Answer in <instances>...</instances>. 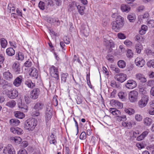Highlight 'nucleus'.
<instances>
[{
  "mask_svg": "<svg viewBox=\"0 0 154 154\" xmlns=\"http://www.w3.org/2000/svg\"><path fill=\"white\" fill-rule=\"evenodd\" d=\"M124 22L123 17L120 15L118 16L116 21L112 22V29L116 32H119L124 26Z\"/></svg>",
  "mask_w": 154,
  "mask_h": 154,
  "instance_id": "obj_1",
  "label": "nucleus"
},
{
  "mask_svg": "<svg viewBox=\"0 0 154 154\" xmlns=\"http://www.w3.org/2000/svg\"><path fill=\"white\" fill-rule=\"evenodd\" d=\"M37 120L34 119H28L24 123V128L29 131H32L37 125Z\"/></svg>",
  "mask_w": 154,
  "mask_h": 154,
  "instance_id": "obj_2",
  "label": "nucleus"
},
{
  "mask_svg": "<svg viewBox=\"0 0 154 154\" xmlns=\"http://www.w3.org/2000/svg\"><path fill=\"white\" fill-rule=\"evenodd\" d=\"M3 152L5 154L7 153L8 154H15V151L13 147L10 144L4 147L3 150Z\"/></svg>",
  "mask_w": 154,
  "mask_h": 154,
  "instance_id": "obj_3",
  "label": "nucleus"
},
{
  "mask_svg": "<svg viewBox=\"0 0 154 154\" xmlns=\"http://www.w3.org/2000/svg\"><path fill=\"white\" fill-rule=\"evenodd\" d=\"M138 97V93L135 90L131 91L129 94V99L131 102L136 101Z\"/></svg>",
  "mask_w": 154,
  "mask_h": 154,
  "instance_id": "obj_4",
  "label": "nucleus"
},
{
  "mask_svg": "<svg viewBox=\"0 0 154 154\" xmlns=\"http://www.w3.org/2000/svg\"><path fill=\"white\" fill-rule=\"evenodd\" d=\"M53 109L51 106H47L45 112V121L47 122L50 120L52 116Z\"/></svg>",
  "mask_w": 154,
  "mask_h": 154,
  "instance_id": "obj_5",
  "label": "nucleus"
},
{
  "mask_svg": "<svg viewBox=\"0 0 154 154\" xmlns=\"http://www.w3.org/2000/svg\"><path fill=\"white\" fill-rule=\"evenodd\" d=\"M148 100V96L146 95H144L138 102L139 106L141 108L145 107L147 105Z\"/></svg>",
  "mask_w": 154,
  "mask_h": 154,
  "instance_id": "obj_6",
  "label": "nucleus"
},
{
  "mask_svg": "<svg viewBox=\"0 0 154 154\" xmlns=\"http://www.w3.org/2000/svg\"><path fill=\"white\" fill-rule=\"evenodd\" d=\"M104 44L107 49H108L109 52H111L112 50V48L115 47V44L112 40L104 41Z\"/></svg>",
  "mask_w": 154,
  "mask_h": 154,
  "instance_id": "obj_7",
  "label": "nucleus"
},
{
  "mask_svg": "<svg viewBox=\"0 0 154 154\" xmlns=\"http://www.w3.org/2000/svg\"><path fill=\"white\" fill-rule=\"evenodd\" d=\"M115 79L117 81L122 83L126 80L127 75L124 73H119L115 75Z\"/></svg>",
  "mask_w": 154,
  "mask_h": 154,
  "instance_id": "obj_8",
  "label": "nucleus"
},
{
  "mask_svg": "<svg viewBox=\"0 0 154 154\" xmlns=\"http://www.w3.org/2000/svg\"><path fill=\"white\" fill-rule=\"evenodd\" d=\"M123 126L128 129H130L133 126L136 125V122L134 120L127 121L126 122H123L122 123Z\"/></svg>",
  "mask_w": 154,
  "mask_h": 154,
  "instance_id": "obj_9",
  "label": "nucleus"
},
{
  "mask_svg": "<svg viewBox=\"0 0 154 154\" xmlns=\"http://www.w3.org/2000/svg\"><path fill=\"white\" fill-rule=\"evenodd\" d=\"M7 95L9 98L13 99L16 98L18 95V92L16 89H13L11 91H8Z\"/></svg>",
  "mask_w": 154,
  "mask_h": 154,
  "instance_id": "obj_10",
  "label": "nucleus"
},
{
  "mask_svg": "<svg viewBox=\"0 0 154 154\" xmlns=\"http://www.w3.org/2000/svg\"><path fill=\"white\" fill-rule=\"evenodd\" d=\"M125 86L128 89H132L136 87L137 83L133 80H129L126 83Z\"/></svg>",
  "mask_w": 154,
  "mask_h": 154,
  "instance_id": "obj_11",
  "label": "nucleus"
},
{
  "mask_svg": "<svg viewBox=\"0 0 154 154\" xmlns=\"http://www.w3.org/2000/svg\"><path fill=\"white\" fill-rule=\"evenodd\" d=\"M39 94V90L38 88H34L30 92V97L33 99L37 98Z\"/></svg>",
  "mask_w": 154,
  "mask_h": 154,
  "instance_id": "obj_12",
  "label": "nucleus"
},
{
  "mask_svg": "<svg viewBox=\"0 0 154 154\" xmlns=\"http://www.w3.org/2000/svg\"><path fill=\"white\" fill-rule=\"evenodd\" d=\"M23 79V77L22 75H20L17 77L13 82V84L16 87L20 86L21 84Z\"/></svg>",
  "mask_w": 154,
  "mask_h": 154,
  "instance_id": "obj_13",
  "label": "nucleus"
},
{
  "mask_svg": "<svg viewBox=\"0 0 154 154\" xmlns=\"http://www.w3.org/2000/svg\"><path fill=\"white\" fill-rule=\"evenodd\" d=\"M50 72L51 76L56 78H58V69L57 68L52 66L50 68Z\"/></svg>",
  "mask_w": 154,
  "mask_h": 154,
  "instance_id": "obj_14",
  "label": "nucleus"
},
{
  "mask_svg": "<svg viewBox=\"0 0 154 154\" xmlns=\"http://www.w3.org/2000/svg\"><path fill=\"white\" fill-rule=\"evenodd\" d=\"M110 103L113 106L118 109H121L123 107V104L117 100L113 99L111 100Z\"/></svg>",
  "mask_w": 154,
  "mask_h": 154,
  "instance_id": "obj_15",
  "label": "nucleus"
},
{
  "mask_svg": "<svg viewBox=\"0 0 154 154\" xmlns=\"http://www.w3.org/2000/svg\"><path fill=\"white\" fill-rule=\"evenodd\" d=\"M3 75L5 79L8 81L11 80L13 78V75L8 70L4 72Z\"/></svg>",
  "mask_w": 154,
  "mask_h": 154,
  "instance_id": "obj_16",
  "label": "nucleus"
},
{
  "mask_svg": "<svg viewBox=\"0 0 154 154\" xmlns=\"http://www.w3.org/2000/svg\"><path fill=\"white\" fill-rule=\"evenodd\" d=\"M135 62L136 65L140 67H143L145 64V61L141 57L137 58Z\"/></svg>",
  "mask_w": 154,
  "mask_h": 154,
  "instance_id": "obj_17",
  "label": "nucleus"
},
{
  "mask_svg": "<svg viewBox=\"0 0 154 154\" xmlns=\"http://www.w3.org/2000/svg\"><path fill=\"white\" fill-rule=\"evenodd\" d=\"M13 69L14 71L16 74L20 73V67L18 63H14L13 65Z\"/></svg>",
  "mask_w": 154,
  "mask_h": 154,
  "instance_id": "obj_18",
  "label": "nucleus"
},
{
  "mask_svg": "<svg viewBox=\"0 0 154 154\" xmlns=\"http://www.w3.org/2000/svg\"><path fill=\"white\" fill-rule=\"evenodd\" d=\"M81 34L85 37H87L89 34V30L87 27H82L80 30Z\"/></svg>",
  "mask_w": 154,
  "mask_h": 154,
  "instance_id": "obj_19",
  "label": "nucleus"
},
{
  "mask_svg": "<svg viewBox=\"0 0 154 154\" xmlns=\"http://www.w3.org/2000/svg\"><path fill=\"white\" fill-rule=\"evenodd\" d=\"M121 9L122 12L127 13L130 11L131 7L128 5L123 4L121 5Z\"/></svg>",
  "mask_w": 154,
  "mask_h": 154,
  "instance_id": "obj_20",
  "label": "nucleus"
},
{
  "mask_svg": "<svg viewBox=\"0 0 154 154\" xmlns=\"http://www.w3.org/2000/svg\"><path fill=\"white\" fill-rule=\"evenodd\" d=\"M24 84L28 88H32L35 86V83L32 82L30 79L26 80Z\"/></svg>",
  "mask_w": 154,
  "mask_h": 154,
  "instance_id": "obj_21",
  "label": "nucleus"
},
{
  "mask_svg": "<svg viewBox=\"0 0 154 154\" xmlns=\"http://www.w3.org/2000/svg\"><path fill=\"white\" fill-rule=\"evenodd\" d=\"M44 106V104L42 103L38 102L35 104L34 108L36 111H39L42 110Z\"/></svg>",
  "mask_w": 154,
  "mask_h": 154,
  "instance_id": "obj_22",
  "label": "nucleus"
},
{
  "mask_svg": "<svg viewBox=\"0 0 154 154\" xmlns=\"http://www.w3.org/2000/svg\"><path fill=\"white\" fill-rule=\"evenodd\" d=\"M136 78L138 80L142 82H145L146 81V79L144 76L140 73L137 74L136 75Z\"/></svg>",
  "mask_w": 154,
  "mask_h": 154,
  "instance_id": "obj_23",
  "label": "nucleus"
},
{
  "mask_svg": "<svg viewBox=\"0 0 154 154\" xmlns=\"http://www.w3.org/2000/svg\"><path fill=\"white\" fill-rule=\"evenodd\" d=\"M6 53L8 56H11L14 55L15 54V51L13 48H8L6 49Z\"/></svg>",
  "mask_w": 154,
  "mask_h": 154,
  "instance_id": "obj_24",
  "label": "nucleus"
},
{
  "mask_svg": "<svg viewBox=\"0 0 154 154\" xmlns=\"http://www.w3.org/2000/svg\"><path fill=\"white\" fill-rule=\"evenodd\" d=\"M148 133L149 132L147 131H145L143 132L141 134L137 137V140L139 141L143 140L147 135Z\"/></svg>",
  "mask_w": 154,
  "mask_h": 154,
  "instance_id": "obj_25",
  "label": "nucleus"
},
{
  "mask_svg": "<svg viewBox=\"0 0 154 154\" xmlns=\"http://www.w3.org/2000/svg\"><path fill=\"white\" fill-rule=\"evenodd\" d=\"M30 75L35 78H37L38 76L37 70L35 68L32 67L31 68V71L30 73Z\"/></svg>",
  "mask_w": 154,
  "mask_h": 154,
  "instance_id": "obj_26",
  "label": "nucleus"
},
{
  "mask_svg": "<svg viewBox=\"0 0 154 154\" xmlns=\"http://www.w3.org/2000/svg\"><path fill=\"white\" fill-rule=\"evenodd\" d=\"M16 104V102L15 100H11L7 102L5 105L10 108H13L15 106Z\"/></svg>",
  "mask_w": 154,
  "mask_h": 154,
  "instance_id": "obj_27",
  "label": "nucleus"
},
{
  "mask_svg": "<svg viewBox=\"0 0 154 154\" xmlns=\"http://www.w3.org/2000/svg\"><path fill=\"white\" fill-rule=\"evenodd\" d=\"M48 141L51 144H53L55 145L57 142L55 139L54 136L52 134L48 137Z\"/></svg>",
  "mask_w": 154,
  "mask_h": 154,
  "instance_id": "obj_28",
  "label": "nucleus"
},
{
  "mask_svg": "<svg viewBox=\"0 0 154 154\" xmlns=\"http://www.w3.org/2000/svg\"><path fill=\"white\" fill-rule=\"evenodd\" d=\"M135 48L136 52L140 54L143 49V46L140 43H138L135 45Z\"/></svg>",
  "mask_w": 154,
  "mask_h": 154,
  "instance_id": "obj_29",
  "label": "nucleus"
},
{
  "mask_svg": "<svg viewBox=\"0 0 154 154\" xmlns=\"http://www.w3.org/2000/svg\"><path fill=\"white\" fill-rule=\"evenodd\" d=\"M143 122L146 126H150L152 123V120L149 117H146L143 119Z\"/></svg>",
  "mask_w": 154,
  "mask_h": 154,
  "instance_id": "obj_30",
  "label": "nucleus"
},
{
  "mask_svg": "<svg viewBox=\"0 0 154 154\" xmlns=\"http://www.w3.org/2000/svg\"><path fill=\"white\" fill-rule=\"evenodd\" d=\"M110 112L114 115H119L121 114L120 112L118 110L113 108H110L109 109Z\"/></svg>",
  "mask_w": 154,
  "mask_h": 154,
  "instance_id": "obj_31",
  "label": "nucleus"
},
{
  "mask_svg": "<svg viewBox=\"0 0 154 154\" xmlns=\"http://www.w3.org/2000/svg\"><path fill=\"white\" fill-rule=\"evenodd\" d=\"M15 116L18 118L22 119L24 117L25 115L22 112L16 111L14 112Z\"/></svg>",
  "mask_w": 154,
  "mask_h": 154,
  "instance_id": "obj_32",
  "label": "nucleus"
},
{
  "mask_svg": "<svg viewBox=\"0 0 154 154\" xmlns=\"http://www.w3.org/2000/svg\"><path fill=\"white\" fill-rule=\"evenodd\" d=\"M10 123L12 125L17 126L19 124L20 122L17 119H12L10 120Z\"/></svg>",
  "mask_w": 154,
  "mask_h": 154,
  "instance_id": "obj_33",
  "label": "nucleus"
},
{
  "mask_svg": "<svg viewBox=\"0 0 154 154\" xmlns=\"http://www.w3.org/2000/svg\"><path fill=\"white\" fill-rule=\"evenodd\" d=\"M77 9L79 13L81 15H83L84 14V11L85 7L83 6H81L80 5L76 6Z\"/></svg>",
  "mask_w": 154,
  "mask_h": 154,
  "instance_id": "obj_34",
  "label": "nucleus"
},
{
  "mask_svg": "<svg viewBox=\"0 0 154 154\" xmlns=\"http://www.w3.org/2000/svg\"><path fill=\"white\" fill-rule=\"evenodd\" d=\"M147 26H146L144 25H142L141 27V29L139 31L140 34L141 35L144 34L147 30Z\"/></svg>",
  "mask_w": 154,
  "mask_h": 154,
  "instance_id": "obj_35",
  "label": "nucleus"
},
{
  "mask_svg": "<svg viewBox=\"0 0 154 154\" xmlns=\"http://www.w3.org/2000/svg\"><path fill=\"white\" fill-rule=\"evenodd\" d=\"M127 18L130 22H133L136 18V16L134 14H131L128 15Z\"/></svg>",
  "mask_w": 154,
  "mask_h": 154,
  "instance_id": "obj_36",
  "label": "nucleus"
},
{
  "mask_svg": "<svg viewBox=\"0 0 154 154\" xmlns=\"http://www.w3.org/2000/svg\"><path fill=\"white\" fill-rule=\"evenodd\" d=\"M124 111L125 113L130 115H133L135 113V110L131 108L128 109L125 108Z\"/></svg>",
  "mask_w": 154,
  "mask_h": 154,
  "instance_id": "obj_37",
  "label": "nucleus"
},
{
  "mask_svg": "<svg viewBox=\"0 0 154 154\" xmlns=\"http://www.w3.org/2000/svg\"><path fill=\"white\" fill-rule=\"evenodd\" d=\"M1 45L3 48H5L7 45V42L4 38H1L0 39Z\"/></svg>",
  "mask_w": 154,
  "mask_h": 154,
  "instance_id": "obj_38",
  "label": "nucleus"
},
{
  "mask_svg": "<svg viewBox=\"0 0 154 154\" xmlns=\"http://www.w3.org/2000/svg\"><path fill=\"white\" fill-rule=\"evenodd\" d=\"M118 65L120 68H123L125 67L126 63L124 61L120 60L118 62Z\"/></svg>",
  "mask_w": 154,
  "mask_h": 154,
  "instance_id": "obj_39",
  "label": "nucleus"
},
{
  "mask_svg": "<svg viewBox=\"0 0 154 154\" xmlns=\"http://www.w3.org/2000/svg\"><path fill=\"white\" fill-rule=\"evenodd\" d=\"M116 119L117 121L120 122L122 121H126L127 118L125 115H124L122 116L118 115L116 117Z\"/></svg>",
  "mask_w": 154,
  "mask_h": 154,
  "instance_id": "obj_40",
  "label": "nucleus"
},
{
  "mask_svg": "<svg viewBox=\"0 0 154 154\" xmlns=\"http://www.w3.org/2000/svg\"><path fill=\"white\" fill-rule=\"evenodd\" d=\"M15 7L11 4L8 5V9L10 11V13L15 12Z\"/></svg>",
  "mask_w": 154,
  "mask_h": 154,
  "instance_id": "obj_41",
  "label": "nucleus"
},
{
  "mask_svg": "<svg viewBox=\"0 0 154 154\" xmlns=\"http://www.w3.org/2000/svg\"><path fill=\"white\" fill-rule=\"evenodd\" d=\"M118 95L120 99H122L125 98L127 95V94L126 92L120 91Z\"/></svg>",
  "mask_w": 154,
  "mask_h": 154,
  "instance_id": "obj_42",
  "label": "nucleus"
},
{
  "mask_svg": "<svg viewBox=\"0 0 154 154\" xmlns=\"http://www.w3.org/2000/svg\"><path fill=\"white\" fill-rule=\"evenodd\" d=\"M76 102L77 104H80L82 102V97L80 94H78L77 96V97L75 98Z\"/></svg>",
  "mask_w": 154,
  "mask_h": 154,
  "instance_id": "obj_43",
  "label": "nucleus"
},
{
  "mask_svg": "<svg viewBox=\"0 0 154 154\" xmlns=\"http://www.w3.org/2000/svg\"><path fill=\"white\" fill-rule=\"evenodd\" d=\"M11 139L12 140H14L15 143L18 144L20 143L22 141L21 138L18 137H12Z\"/></svg>",
  "mask_w": 154,
  "mask_h": 154,
  "instance_id": "obj_44",
  "label": "nucleus"
},
{
  "mask_svg": "<svg viewBox=\"0 0 154 154\" xmlns=\"http://www.w3.org/2000/svg\"><path fill=\"white\" fill-rule=\"evenodd\" d=\"M17 59L20 60H23L24 59V56L23 53L21 52H19L18 54V56H16Z\"/></svg>",
  "mask_w": 154,
  "mask_h": 154,
  "instance_id": "obj_45",
  "label": "nucleus"
},
{
  "mask_svg": "<svg viewBox=\"0 0 154 154\" xmlns=\"http://www.w3.org/2000/svg\"><path fill=\"white\" fill-rule=\"evenodd\" d=\"M32 62L31 59H29L24 63V66L26 67H30L31 66Z\"/></svg>",
  "mask_w": 154,
  "mask_h": 154,
  "instance_id": "obj_46",
  "label": "nucleus"
},
{
  "mask_svg": "<svg viewBox=\"0 0 154 154\" xmlns=\"http://www.w3.org/2000/svg\"><path fill=\"white\" fill-rule=\"evenodd\" d=\"M111 70L115 71L116 73H118L120 72V69L117 67L115 66L114 65H112L111 67Z\"/></svg>",
  "mask_w": 154,
  "mask_h": 154,
  "instance_id": "obj_47",
  "label": "nucleus"
},
{
  "mask_svg": "<svg viewBox=\"0 0 154 154\" xmlns=\"http://www.w3.org/2000/svg\"><path fill=\"white\" fill-rule=\"evenodd\" d=\"M126 56L127 57L130 58H131L133 56V53L132 51L130 49H128L127 51Z\"/></svg>",
  "mask_w": 154,
  "mask_h": 154,
  "instance_id": "obj_48",
  "label": "nucleus"
},
{
  "mask_svg": "<svg viewBox=\"0 0 154 154\" xmlns=\"http://www.w3.org/2000/svg\"><path fill=\"white\" fill-rule=\"evenodd\" d=\"M117 36L118 38L121 39H125L126 38L125 35L121 32L118 33L117 34Z\"/></svg>",
  "mask_w": 154,
  "mask_h": 154,
  "instance_id": "obj_49",
  "label": "nucleus"
},
{
  "mask_svg": "<svg viewBox=\"0 0 154 154\" xmlns=\"http://www.w3.org/2000/svg\"><path fill=\"white\" fill-rule=\"evenodd\" d=\"M68 76V74L67 73H63L61 75V81L65 82L66 80L67 76Z\"/></svg>",
  "mask_w": 154,
  "mask_h": 154,
  "instance_id": "obj_50",
  "label": "nucleus"
},
{
  "mask_svg": "<svg viewBox=\"0 0 154 154\" xmlns=\"http://www.w3.org/2000/svg\"><path fill=\"white\" fill-rule=\"evenodd\" d=\"M147 25L150 28L154 27V20H151L148 21L147 23Z\"/></svg>",
  "mask_w": 154,
  "mask_h": 154,
  "instance_id": "obj_51",
  "label": "nucleus"
},
{
  "mask_svg": "<svg viewBox=\"0 0 154 154\" xmlns=\"http://www.w3.org/2000/svg\"><path fill=\"white\" fill-rule=\"evenodd\" d=\"M147 66L150 67L154 68V60H150L147 63Z\"/></svg>",
  "mask_w": 154,
  "mask_h": 154,
  "instance_id": "obj_52",
  "label": "nucleus"
},
{
  "mask_svg": "<svg viewBox=\"0 0 154 154\" xmlns=\"http://www.w3.org/2000/svg\"><path fill=\"white\" fill-rule=\"evenodd\" d=\"M57 96H54L53 97L52 100L53 104L56 106L58 105V101L57 100Z\"/></svg>",
  "mask_w": 154,
  "mask_h": 154,
  "instance_id": "obj_53",
  "label": "nucleus"
},
{
  "mask_svg": "<svg viewBox=\"0 0 154 154\" xmlns=\"http://www.w3.org/2000/svg\"><path fill=\"white\" fill-rule=\"evenodd\" d=\"M135 120L138 122H140L142 120V116L140 114H136L135 116Z\"/></svg>",
  "mask_w": 154,
  "mask_h": 154,
  "instance_id": "obj_54",
  "label": "nucleus"
},
{
  "mask_svg": "<svg viewBox=\"0 0 154 154\" xmlns=\"http://www.w3.org/2000/svg\"><path fill=\"white\" fill-rule=\"evenodd\" d=\"M80 139L81 140H85L86 138V134L85 132H82L79 137Z\"/></svg>",
  "mask_w": 154,
  "mask_h": 154,
  "instance_id": "obj_55",
  "label": "nucleus"
},
{
  "mask_svg": "<svg viewBox=\"0 0 154 154\" xmlns=\"http://www.w3.org/2000/svg\"><path fill=\"white\" fill-rule=\"evenodd\" d=\"M38 6L40 9L44 10L45 9V3L44 2L40 1L38 3Z\"/></svg>",
  "mask_w": 154,
  "mask_h": 154,
  "instance_id": "obj_56",
  "label": "nucleus"
},
{
  "mask_svg": "<svg viewBox=\"0 0 154 154\" xmlns=\"http://www.w3.org/2000/svg\"><path fill=\"white\" fill-rule=\"evenodd\" d=\"M125 45L128 46H131L132 45V42L128 39L126 40L124 42Z\"/></svg>",
  "mask_w": 154,
  "mask_h": 154,
  "instance_id": "obj_57",
  "label": "nucleus"
},
{
  "mask_svg": "<svg viewBox=\"0 0 154 154\" xmlns=\"http://www.w3.org/2000/svg\"><path fill=\"white\" fill-rule=\"evenodd\" d=\"M40 113L38 111H33L31 113V115L32 116H38L39 115Z\"/></svg>",
  "mask_w": 154,
  "mask_h": 154,
  "instance_id": "obj_58",
  "label": "nucleus"
},
{
  "mask_svg": "<svg viewBox=\"0 0 154 154\" xmlns=\"http://www.w3.org/2000/svg\"><path fill=\"white\" fill-rule=\"evenodd\" d=\"M149 16L148 12H146L140 16V18L143 19H147Z\"/></svg>",
  "mask_w": 154,
  "mask_h": 154,
  "instance_id": "obj_59",
  "label": "nucleus"
},
{
  "mask_svg": "<svg viewBox=\"0 0 154 154\" xmlns=\"http://www.w3.org/2000/svg\"><path fill=\"white\" fill-rule=\"evenodd\" d=\"M106 58L111 62H112L114 61L113 57L112 55H107L106 57Z\"/></svg>",
  "mask_w": 154,
  "mask_h": 154,
  "instance_id": "obj_60",
  "label": "nucleus"
},
{
  "mask_svg": "<svg viewBox=\"0 0 154 154\" xmlns=\"http://www.w3.org/2000/svg\"><path fill=\"white\" fill-rule=\"evenodd\" d=\"M28 110V106L26 105H24L23 107H21V109H20V110L24 112H27Z\"/></svg>",
  "mask_w": 154,
  "mask_h": 154,
  "instance_id": "obj_61",
  "label": "nucleus"
},
{
  "mask_svg": "<svg viewBox=\"0 0 154 154\" xmlns=\"http://www.w3.org/2000/svg\"><path fill=\"white\" fill-rule=\"evenodd\" d=\"M147 85L150 87L154 86V81L152 80L148 81L147 83Z\"/></svg>",
  "mask_w": 154,
  "mask_h": 154,
  "instance_id": "obj_62",
  "label": "nucleus"
},
{
  "mask_svg": "<svg viewBox=\"0 0 154 154\" xmlns=\"http://www.w3.org/2000/svg\"><path fill=\"white\" fill-rule=\"evenodd\" d=\"M9 43L10 46L13 47V48H16L17 47V45L16 42L14 41H9Z\"/></svg>",
  "mask_w": 154,
  "mask_h": 154,
  "instance_id": "obj_63",
  "label": "nucleus"
},
{
  "mask_svg": "<svg viewBox=\"0 0 154 154\" xmlns=\"http://www.w3.org/2000/svg\"><path fill=\"white\" fill-rule=\"evenodd\" d=\"M17 154H28V153L26 150L21 149L18 152Z\"/></svg>",
  "mask_w": 154,
  "mask_h": 154,
  "instance_id": "obj_64",
  "label": "nucleus"
}]
</instances>
